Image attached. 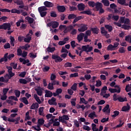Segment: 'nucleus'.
<instances>
[{
	"label": "nucleus",
	"instance_id": "1",
	"mask_svg": "<svg viewBox=\"0 0 131 131\" xmlns=\"http://www.w3.org/2000/svg\"><path fill=\"white\" fill-rule=\"evenodd\" d=\"M38 11L40 14V16L43 18V17H46L48 12L46 11H48V8L46 7V6H41L38 8Z\"/></svg>",
	"mask_w": 131,
	"mask_h": 131
},
{
	"label": "nucleus",
	"instance_id": "2",
	"mask_svg": "<svg viewBox=\"0 0 131 131\" xmlns=\"http://www.w3.org/2000/svg\"><path fill=\"white\" fill-rule=\"evenodd\" d=\"M7 69H8V74L6 75L8 77V79H11L13 76H15V73H13V68L12 67H6Z\"/></svg>",
	"mask_w": 131,
	"mask_h": 131
},
{
	"label": "nucleus",
	"instance_id": "3",
	"mask_svg": "<svg viewBox=\"0 0 131 131\" xmlns=\"http://www.w3.org/2000/svg\"><path fill=\"white\" fill-rule=\"evenodd\" d=\"M0 29H4V30H11V24L9 23H4L3 25H0Z\"/></svg>",
	"mask_w": 131,
	"mask_h": 131
},
{
	"label": "nucleus",
	"instance_id": "4",
	"mask_svg": "<svg viewBox=\"0 0 131 131\" xmlns=\"http://www.w3.org/2000/svg\"><path fill=\"white\" fill-rule=\"evenodd\" d=\"M82 50L85 53H90L93 51V47L90 46L89 45L82 46Z\"/></svg>",
	"mask_w": 131,
	"mask_h": 131
},
{
	"label": "nucleus",
	"instance_id": "5",
	"mask_svg": "<svg viewBox=\"0 0 131 131\" xmlns=\"http://www.w3.org/2000/svg\"><path fill=\"white\" fill-rule=\"evenodd\" d=\"M52 58L55 60L56 63H60L63 61V59L61 58L59 55L56 54H53L52 56Z\"/></svg>",
	"mask_w": 131,
	"mask_h": 131
},
{
	"label": "nucleus",
	"instance_id": "6",
	"mask_svg": "<svg viewBox=\"0 0 131 131\" xmlns=\"http://www.w3.org/2000/svg\"><path fill=\"white\" fill-rule=\"evenodd\" d=\"M81 26L80 27V28L78 29L79 32H84L85 30H88V25L85 24H82Z\"/></svg>",
	"mask_w": 131,
	"mask_h": 131
},
{
	"label": "nucleus",
	"instance_id": "7",
	"mask_svg": "<svg viewBox=\"0 0 131 131\" xmlns=\"http://www.w3.org/2000/svg\"><path fill=\"white\" fill-rule=\"evenodd\" d=\"M8 121L9 122H15V124H19V120H20V117H17L15 119H11L9 118L7 119Z\"/></svg>",
	"mask_w": 131,
	"mask_h": 131
},
{
	"label": "nucleus",
	"instance_id": "8",
	"mask_svg": "<svg viewBox=\"0 0 131 131\" xmlns=\"http://www.w3.org/2000/svg\"><path fill=\"white\" fill-rule=\"evenodd\" d=\"M84 36V33L82 32H81L78 35H77V39L78 42H81V41H82Z\"/></svg>",
	"mask_w": 131,
	"mask_h": 131
},
{
	"label": "nucleus",
	"instance_id": "9",
	"mask_svg": "<svg viewBox=\"0 0 131 131\" xmlns=\"http://www.w3.org/2000/svg\"><path fill=\"white\" fill-rule=\"evenodd\" d=\"M44 5L46 8H53L54 6V4L52 2H50L49 1H45L44 3Z\"/></svg>",
	"mask_w": 131,
	"mask_h": 131
},
{
	"label": "nucleus",
	"instance_id": "10",
	"mask_svg": "<svg viewBox=\"0 0 131 131\" xmlns=\"http://www.w3.org/2000/svg\"><path fill=\"white\" fill-rule=\"evenodd\" d=\"M103 8V4L99 2H97L95 4V9H96V11H99L100 9H102Z\"/></svg>",
	"mask_w": 131,
	"mask_h": 131
},
{
	"label": "nucleus",
	"instance_id": "11",
	"mask_svg": "<svg viewBox=\"0 0 131 131\" xmlns=\"http://www.w3.org/2000/svg\"><path fill=\"white\" fill-rule=\"evenodd\" d=\"M57 8L59 13H64L66 11V8L64 6H58Z\"/></svg>",
	"mask_w": 131,
	"mask_h": 131
},
{
	"label": "nucleus",
	"instance_id": "12",
	"mask_svg": "<svg viewBox=\"0 0 131 131\" xmlns=\"http://www.w3.org/2000/svg\"><path fill=\"white\" fill-rule=\"evenodd\" d=\"M77 8L79 11H84V9H85V5L83 3H79L77 5Z\"/></svg>",
	"mask_w": 131,
	"mask_h": 131
},
{
	"label": "nucleus",
	"instance_id": "13",
	"mask_svg": "<svg viewBox=\"0 0 131 131\" xmlns=\"http://www.w3.org/2000/svg\"><path fill=\"white\" fill-rule=\"evenodd\" d=\"M46 94L45 95V98H51L53 97V93L49 90L45 91Z\"/></svg>",
	"mask_w": 131,
	"mask_h": 131
},
{
	"label": "nucleus",
	"instance_id": "14",
	"mask_svg": "<svg viewBox=\"0 0 131 131\" xmlns=\"http://www.w3.org/2000/svg\"><path fill=\"white\" fill-rule=\"evenodd\" d=\"M130 109V105L128 103H127V106H124L122 107L121 111L123 112H126V111H128Z\"/></svg>",
	"mask_w": 131,
	"mask_h": 131
},
{
	"label": "nucleus",
	"instance_id": "15",
	"mask_svg": "<svg viewBox=\"0 0 131 131\" xmlns=\"http://www.w3.org/2000/svg\"><path fill=\"white\" fill-rule=\"evenodd\" d=\"M8 53H6L4 57L0 59V63H2V62H7L8 61Z\"/></svg>",
	"mask_w": 131,
	"mask_h": 131
},
{
	"label": "nucleus",
	"instance_id": "16",
	"mask_svg": "<svg viewBox=\"0 0 131 131\" xmlns=\"http://www.w3.org/2000/svg\"><path fill=\"white\" fill-rule=\"evenodd\" d=\"M110 105L106 104V106L102 110L103 112H106V113H110Z\"/></svg>",
	"mask_w": 131,
	"mask_h": 131
},
{
	"label": "nucleus",
	"instance_id": "17",
	"mask_svg": "<svg viewBox=\"0 0 131 131\" xmlns=\"http://www.w3.org/2000/svg\"><path fill=\"white\" fill-rule=\"evenodd\" d=\"M99 30L98 27L91 28V31H92V33L94 34H99Z\"/></svg>",
	"mask_w": 131,
	"mask_h": 131
},
{
	"label": "nucleus",
	"instance_id": "18",
	"mask_svg": "<svg viewBox=\"0 0 131 131\" xmlns=\"http://www.w3.org/2000/svg\"><path fill=\"white\" fill-rule=\"evenodd\" d=\"M108 91L109 92L112 93V94H113L114 93H118V94H119V93H120L121 89H119L117 90V89H116L110 88L108 89Z\"/></svg>",
	"mask_w": 131,
	"mask_h": 131
},
{
	"label": "nucleus",
	"instance_id": "19",
	"mask_svg": "<svg viewBox=\"0 0 131 131\" xmlns=\"http://www.w3.org/2000/svg\"><path fill=\"white\" fill-rule=\"evenodd\" d=\"M29 35H30V34L29 33L27 34V35L26 36V38H25H25L24 40L25 42H28V43L30 42V40H31V37L29 36Z\"/></svg>",
	"mask_w": 131,
	"mask_h": 131
},
{
	"label": "nucleus",
	"instance_id": "20",
	"mask_svg": "<svg viewBox=\"0 0 131 131\" xmlns=\"http://www.w3.org/2000/svg\"><path fill=\"white\" fill-rule=\"evenodd\" d=\"M118 4L121 5L122 6H128V4L126 3L125 0H117Z\"/></svg>",
	"mask_w": 131,
	"mask_h": 131
},
{
	"label": "nucleus",
	"instance_id": "21",
	"mask_svg": "<svg viewBox=\"0 0 131 131\" xmlns=\"http://www.w3.org/2000/svg\"><path fill=\"white\" fill-rule=\"evenodd\" d=\"M35 91H36L37 95L38 96H42V91H41V89H40V87L38 86L37 88H36L35 89Z\"/></svg>",
	"mask_w": 131,
	"mask_h": 131
},
{
	"label": "nucleus",
	"instance_id": "22",
	"mask_svg": "<svg viewBox=\"0 0 131 131\" xmlns=\"http://www.w3.org/2000/svg\"><path fill=\"white\" fill-rule=\"evenodd\" d=\"M80 14H85V15H89L91 16L92 15V11L90 9H88L87 10L81 11Z\"/></svg>",
	"mask_w": 131,
	"mask_h": 131
},
{
	"label": "nucleus",
	"instance_id": "23",
	"mask_svg": "<svg viewBox=\"0 0 131 131\" xmlns=\"http://www.w3.org/2000/svg\"><path fill=\"white\" fill-rule=\"evenodd\" d=\"M118 100L119 101V102H127V98H126V97L123 98L121 96H119L118 97Z\"/></svg>",
	"mask_w": 131,
	"mask_h": 131
},
{
	"label": "nucleus",
	"instance_id": "24",
	"mask_svg": "<svg viewBox=\"0 0 131 131\" xmlns=\"http://www.w3.org/2000/svg\"><path fill=\"white\" fill-rule=\"evenodd\" d=\"M104 27L105 28H106V29H107L109 31V32H111V31L113 30V27H112V26L111 25H105Z\"/></svg>",
	"mask_w": 131,
	"mask_h": 131
},
{
	"label": "nucleus",
	"instance_id": "25",
	"mask_svg": "<svg viewBox=\"0 0 131 131\" xmlns=\"http://www.w3.org/2000/svg\"><path fill=\"white\" fill-rule=\"evenodd\" d=\"M47 51L48 53H53L56 51V48L55 47L51 48L50 46H49L47 49Z\"/></svg>",
	"mask_w": 131,
	"mask_h": 131
},
{
	"label": "nucleus",
	"instance_id": "26",
	"mask_svg": "<svg viewBox=\"0 0 131 131\" xmlns=\"http://www.w3.org/2000/svg\"><path fill=\"white\" fill-rule=\"evenodd\" d=\"M34 98L35 100H36V102H37L38 104H41V101L39 99V97H38L37 94H35L34 95Z\"/></svg>",
	"mask_w": 131,
	"mask_h": 131
},
{
	"label": "nucleus",
	"instance_id": "27",
	"mask_svg": "<svg viewBox=\"0 0 131 131\" xmlns=\"http://www.w3.org/2000/svg\"><path fill=\"white\" fill-rule=\"evenodd\" d=\"M88 6L91 8H95L96 7V3L94 1H89L88 2Z\"/></svg>",
	"mask_w": 131,
	"mask_h": 131
},
{
	"label": "nucleus",
	"instance_id": "28",
	"mask_svg": "<svg viewBox=\"0 0 131 131\" xmlns=\"http://www.w3.org/2000/svg\"><path fill=\"white\" fill-rule=\"evenodd\" d=\"M101 3H102L105 7H109V5H110V2L108 0H102Z\"/></svg>",
	"mask_w": 131,
	"mask_h": 131
},
{
	"label": "nucleus",
	"instance_id": "29",
	"mask_svg": "<svg viewBox=\"0 0 131 131\" xmlns=\"http://www.w3.org/2000/svg\"><path fill=\"white\" fill-rule=\"evenodd\" d=\"M10 12L12 14H17L18 15H20V10H18L17 9H12L11 11H10Z\"/></svg>",
	"mask_w": 131,
	"mask_h": 131
},
{
	"label": "nucleus",
	"instance_id": "30",
	"mask_svg": "<svg viewBox=\"0 0 131 131\" xmlns=\"http://www.w3.org/2000/svg\"><path fill=\"white\" fill-rule=\"evenodd\" d=\"M45 109L44 107H40L39 108V115H40L41 116H43V110Z\"/></svg>",
	"mask_w": 131,
	"mask_h": 131
},
{
	"label": "nucleus",
	"instance_id": "31",
	"mask_svg": "<svg viewBox=\"0 0 131 131\" xmlns=\"http://www.w3.org/2000/svg\"><path fill=\"white\" fill-rule=\"evenodd\" d=\"M88 116L91 119H94V117H97V115H96V112H93L92 113H91Z\"/></svg>",
	"mask_w": 131,
	"mask_h": 131
},
{
	"label": "nucleus",
	"instance_id": "32",
	"mask_svg": "<svg viewBox=\"0 0 131 131\" xmlns=\"http://www.w3.org/2000/svg\"><path fill=\"white\" fill-rule=\"evenodd\" d=\"M21 102H22L23 103H24V104H25L26 105H28V104L29 103L28 102V100H27V98H26V97H23L21 99H20Z\"/></svg>",
	"mask_w": 131,
	"mask_h": 131
},
{
	"label": "nucleus",
	"instance_id": "33",
	"mask_svg": "<svg viewBox=\"0 0 131 131\" xmlns=\"http://www.w3.org/2000/svg\"><path fill=\"white\" fill-rule=\"evenodd\" d=\"M76 18V15L74 14H70L68 16V19L69 20H71L72 19H75Z\"/></svg>",
	"mask_w": 131,
	"mask_h": 131
},
{
	"label": "nucleus",
	"instance_id": "34",
	"mask_svg": "<svg viewBox=\"0 0 131 131\" xmlns=\"http://www.w3.org/2000/svg\"><path fill=\"white\" fill-rule=\"evenodd\" d=\"M107 50H108V51H115V48L113 45L110 44L107 46Z\"/></svg>",
	"mask_w": 131,
	"mask_h": 131
},
{
	"label": "nucleus",
	"instance_id": "35",
	"mask_svg": "<svg viewBox=\"0 0 131 131\" xmlns=\"http://www.w3.org/2000/svg\"><path fill=\"white\" fill-rule=\"evenodd\" d=\"M10 67H12L13 69H17V66H18V63L15 62H11L10 63Z\"/></svg>",
	"mask_w": 131,
	"mask_h": 131
},
{
	"label": "nucleus",
	"instance_id": "36",
	"mask_svg": "<svg viewBox=\"0 0 131 131\" xmlns=\"http://www.w3.org/2000/svg\"><path fill=\"white\" fill-rule=\"evenodd\" d=\"M119 124H118L116 126V128H119V127H122V125H123V124H124V122L122 121V120H120L119 121Z\"/></svg>",
	"mask_w": 131,
	"mask_h": 131
},
{
	"label": "nucleus",
	"instance_id": "37",
	"mask_svg": "<svg viewBox=\"0 0 131 131\" xmlns=\"http://www.w3.org/2000/svg\"><path fill=\"white\" fill-rule=\"evenodd\" d=\"M84 104L86 105L88 104V101H85V99L84 98H80V104Z\"/></svg>",
	"mask_w": 131,
	"mask_h": 131
},
{
	"label": "nucleus",
	"instance_id": "38",
	"mask_svg": "<svg viewBox=\"0 0 131 131\" xmlns=\"http://www.w3.org/2000/svg\"><path fill=\"white\" fill-rule=\"evenodd\" d=\"M19 82L21 83L22 84H27L28 82L26 79L20 78L19 79Z\"/></svg>",
	"mask_w": 131,
	"mask_h": 131
},
{
	"label": "nucleus",
	"instance_id": "39",
	"mask_svg": "<svg viewBox=\"0 0 131 131\" xmlns=\"http://www.w3.org/2000/svg\"><path fill=\"white\" fill-rule=\"evenodd\" d=\"M59 26L58 21H52V28H57Z\"/></svg>",
	"mask_w": 131,
	"mask_h": 131
},
{
	"label": "nucleus",
	"instance_id": "40",
	"mask_svg": "<svg viewBox=\"0 0 131 131\" xmlns=\"http://www.w3.org/2000/svg\"><path fill=\"white\" fill-rule=\"evenodd\" d=\"M29 112L28 111L26 113V117H25V121H27V120H30L31 119V117L30 116H29Z\"/></svg>",
	"mask_w": 131,
	"mask_h": 131
},
{
	"label": "nucleus",
	"instance_id": "41",
	"mask_svg": "<svg viewBox=\"0 0 131 131\" xmlns=\"http://www.w3.org/2000/svg\"><path fill=\"white\" fill-rule=\"evenodd\" d=\"M14 94L16 97V98H19L20 97V95L21 94V92L18 90H14Z\"/></svg>",
	"mask_w": 131,
	"mask_h": 131
},
{
	"label": "nucleus",
	"instance_id": "42",
	"mask_svg": "<svg viewBox=\"0 0 131 131\" xmlns=\"http://www.w3.org/2000/svg\"><path fill=\"white\" fill-rule=\"evenodd\" d=\"M30 61L29 59H26L24 60V62H23V64L25 65V64H27V66H30L31 65V62H29Z\"/></svg>",
	"mask_w": 131,
	"mask_h": 131
},
{
	"label": "nucleus",
	"instance_id": "43",
	"mask_svg": "<svg viewBox=\"0 0 131 131\" xmlns=\"http://www.w3.org/2000/svg\"><path fill=\"white\" fill-rule=\"evenodd\" d=\"M122 28L124 30H129L130 29V26L126 25H123L122 26Z\"/></svg>",
	"mask_w": 131,
	"mask_h": 131
},
{
	"label": "nucleus",
	"instance_id": "44",
	"mask_svg": "<svg viewBox=\"0 0 131 131\" xmlns=\"http://www.w3.org/2000/svg\"><path fill=\"white\" fill-rule=\"evenodd\" d=\"M100 30H101V34H104V35H106V34H108V32H107L106 30H105V28L101 27L100 28Z\"/></svg>",
	"mask_w": 131,
	"mask_h": 131
},
{
	"label": "nucleus",
	"instance_id": "45",
	"mask_svg": "<svg viewBox=\"0 0 131 131\" xmlns=\"http://www.w3.org/2000/svg\"><path fill=\"white\" fill-rule=\"evenodd\" d=\"M119 111H114V115H112V117H113V118H115V117L119 115Z\"/></svg>",
	"mask_w": 131,
	"mask_h": 131
},
{
	"label": "nucleus",
	"instance_id": "46",
	"mask_svg": "<svg viewBox=\"0 0 131 131\" xmlns=\"http://www.w3.org/2000/svg\"><path fill=\"white\" fill-rule=\"evenodd\" d=\"M83 37H84V42H91V41H92V40H91V39H88L89 36H86V35H84Z\"/></svg>",
	"mask_w": 131,
	"mask_h": 131
},
{
	"label": "nucleus",
	"instance_id": "47",
	"mask_svg": "<svg viewBox=\"0 0 131 131\" xmlns=\"http://www.w3.org/2000/svg\"><path fill=\"white\" fill-rule=\"evenodd\" d=\"M58 120L59 121H60V122H62V123H65V124H67V121L64 120V118H63V117L59 116Z\"/></svg>",
	"mask_w": 131,
	"mask_h": 131
},
{
	"label": "nucleus",
	"instance_id": "48",
	"mask_svg": "<svg viewBox=\"0 0 131 131\" xmlns=\"http://www.w3.org/2000/svg\"><path fill=\"white\" fill-rule=\"evenodd\" d=\"M0 11L3 12V13H10L11 12V10L10 9H3V8H0Z\"/></svg>",
	"mask_w": 131,
	"mask_h": 131
},
{
	"label": "nucleus",
	"instance_id": "49",
	"mask_svg": "<svg viewBox=\"0 0 131 131\" xmlns=\"http://www.w3.org/2000/svg\"><path fill=\"white\" fill-rule=\"evenodd\" d=\"M69 11L70 12H74V11H77V8H76L75 6H70Z\"/></svg>",
	"mask_w": 131,
	"mask_h": 131
},
{
	"label": "nucleus",
	"instance_id": "50",
	"mask_svg": "<svg viewBox=\"0 0 131 131\" xmlns=\"http://www.w3.org/2000/svg\"><path fill=\"white\" fill-rule=\"evenodd\" d=\"M119 52L120 53V54H124V53H125V48H124V47H120L119 49Z\"/></svg>",
	"mask_w": 131,
	"mask_h": 131
},
{
	"label": "nucleus",
	"instance_id": "51",
	"mask_svg": "<svg viewBox=\"0 0 131 131\" xmlns=\"http://www.w3.org/2000/svg\"><path fill=\"white\" fill-rule=\"evenodd\" d=\"M102 85V81L101 80H98V81H96V84H95V86L97 88H99V86H101Z\"/></svg>",
	"mask_w": 131,
	"mask_h": 131
},
{
	"label": "nucleus",
	"instance_id": "52",
	"mask_svg": "<svg viewBox=\"0 0 131 131\" xmlns=\"http://www.w3.org/2000/svg\"><path fill=\"white\" fill-rule=\"evenodd\" d=\"M21 23H24V20L21 19L18 20V21H17L16 23V26L17 27H19L21 25Z\"/></svg>",
	"mask_w": 131,
	"mask_h": 131
},
{
	"label": "nucleus",
	"instance_id": "53",
	"mask_svg": "<svg viewBox=\"0 0 131 131\" xmlns=\"http://www.w3.org/2000/svg\"><path fill=\"white\" fill-rule=\"evenodd\" d=\"M51 83L53 85H59V84H60V82L56 80H54L53 81H52Z\"/></svg>",
	"mask_w": 131,
	"mask_h": 131
},
{
	"label": "nucleus",
	"instance_id": "54",
	"mask_svg": "<svg viewBox=\"0 0 131 131\" xmlns=\"http://www.w3.org/2000/svg\"><path fill=\"white\" fill-rule=\"evenodd\" d=\"M10 48H11V45L10 44V43H6L4 46V48L5 50H7L8 49H10Z\"/></svg>",
	"mask_w": 131,
	"mask_h": 131
},
{
	"label": "nucleus",
	"instance_id": "55",
	"mask_svg": "<svg viewBox=\"0 0 131 131\" xmlns=\"http://www.w3.org/2000/svg\"><path fill=\"white\" fill-rule=\"evenodd\" d=\"M125 90L126 92H127V93H128V92H130L131 86L129 85V84H127L126 85Z\"/></svg>",
	"mask_w": 131,
	"mask_h": 131
},
{
	"label": "nucleus",
	"instance_id": "56",
	"mask_svg": "<svg viewBox=\"0 0 131 131\" xmlns=\"http://www.w3.org/2000/svg\"><path fill=\"white\" fill-rule=\"evenodd\" d=\"M38 123L42 125L45 123V120L43 119H39L38 120Z\"/></svg>",
	"mask_w": 131,
	"mask_h": 131
},
{
	"label": "nucleus",
	"instance_id": "57",
	"mask_svg": "<svg viewBox=\"0 0 131 131\" xmlns=\"http://www.w3.org/2000/svg\"><path fill=\"white\" fill-rule=\"evenodd\" d=\"M7 19H8V17L2 16L0 18V22H2V21H3V22H6V21H7Z\"/></svg>",
	"mask_w": 131,
	"mask_h": 131
},
{
	"label": "nucleus",
	"instance_id": "58",
	"mask_svg": "<svg viewBox=\"0 0 131 131\" xmlns=\"http://www.w3.org/2000/svg\"><path fill=\"white\" fill-rule=\"evenodd\" d=\"M28 23H29V24H32V23H33V22H34V19H33L32 17H29L28 18Z\"/></svg>",
	"mask_w": 131,
	"mask_h": 131
},
{
	"label": "nucleus",
	"instance_id": "59",
	"mask_svg": "<svg viewBox=\"0 0 131 131\" xmlns=\"http://www.w3.org/2000/svg\"><path fill=\"white\" fill-rule=\"evenodd\" d=\"M71 89L73 91H76V89H77V83H74L72 86Z\"/></svg>",
	"mask_w": 131,
	"mask_h": 131
},
{
	"label": "nucleus",
	"instance_id": "60",
	"mask_svg": "<svg viewBox=\"0 0 131 131\" xmlns=\"http://www.w3.org/2000/svg\"><path fill=\"white\" fill-rule=\"evenodd\" d=\"M48 90H54V85L51 83H49L48 86Z\"/></svg>",
	"mask_w": 131,
	"mask_h": 131
},
{
	"label": "nucleus",
	"instance_id": "61",
	"mask_svg": "<svg viewBox=\"0 0 131 131\" xmlns=\"http://www.w3.org/2000/svg\"><path fill=\"white\" fill-rule=\"evenodd\" d=\"M25 75H26V72H22L18 75V76L24 78L25 77Z\"/></svg>",
	"mask_w": 131,
	"mask_h": 131
},
{
	"label": "nucleus",
	"instance_id": "62",
	"mask_svg": "<svg viewBox=\"0 0 131 131\" xmlns=\"http://www.w3.org/2000/svg\"><path fill=\"white\" fill-rule=\"evenodd\" d=\"M50 16L51 17H53V18H56V17H57V14H56V12L55 11H52L50 13Z\"/></svg>",
	"mask_w": 131,
	"mask_h": 131
},
{
	"label": "nucleus",
	"instance_id": "63",
	"mask_svg": "<svg viewBox=\"0 0 131 131\" xmlns=\"http://www.w3.org/2000/svg\"><path fill=\"white\" fill-rule=\"evenodd\" d=\"M64 67H72V63L71 62H67L64 64Z\"/></svg>",
	"mask_w": 131,
	"mask_h": 131
},
{
	"label": "nucleus",
	"instance_id": "64",
	"mask_svg": "<svg viewBox=\"0 0 131 131\" xmlns=\"http://www.w3.org/2000/svg\"><path fill=\"white\" fill-rule=\"evenodd\" d=\"M78 76V73H75L74 74H71L70 75V77L72 78V77H77Z\"/></svg>",
	"mask_w": 131,
	"mask_h": 131
}]
</instances>
